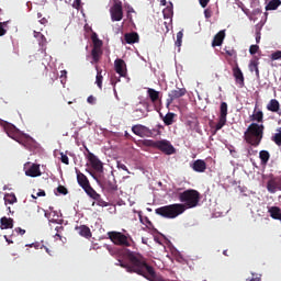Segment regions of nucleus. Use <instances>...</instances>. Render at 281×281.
<instances>
[{"instance_id": "obj_1", "label": "nucleus", "mask_w": 281, "mask_h": 281, "mask_svg": "<svg viewBox=\"0 0 281 281\" xmlns=\"http://www.w3.org/2000/svg\"><path fill=\"white\" fill-rule=\"evenodd\" d=\"M126 262L119 260L120 267L125 269L127 273H136L137 276H142L146 280L155 278L157 273L153 266L148 265L146 257L137 251L127 250L126 252Z\"/></svg>"}, {"instance_id": "obj_2", "label": "nucleus", "mask_w": 281, "mask_h": 281, "mask_svg": "<svg viewBox=\"0 0 281 281\" xmlns=\"http://www.w3.org/2000/svg\"><path fill=\"white\" fill-rule=\"evenodd\" d=\"M265 131V125H259L258 123H251L244 134L245 140L250 146H260L262 142V135Z\"/></svg>"}, {"instance_id": "obj_3", "label": "nucleus", "mask_w": 281, "mask_h": 281, "mask_svg": "<svg viewBox=\"0 0 281 281\" xmlns=\"http://www.w3.org/2000/svg\"><path fill=\"white\" fill-rule=\"evenodd\" d=\"M178 199L184 206L186 212V210H192V207H196L199 205V202L201 201V193L194 189H189L183 192H179Z\"/></svg>"}, {"instance_id": "obj_4", "label": "nucleus", "mask_w": 281, "mask_h": 281, "mask_svg": "<svg viewBox=\"0 0 281 281\" xmlns=\"http://www.w3.org/2000/svg\"><path fill=\"white\" fill-rule=\"evenodd\" d=\"M77 182L85 190L86 194L90 196V199H93V201L98 202V205H104V201H102V195L98 193L97 190L91 188V183L89 182V178L85 176V173L77 170Z\"/></svg>"}, {"instance_id": "obj_5", "label": "nucleus", "mask_w": 281, "mask_h": 281, "mask_svg": "<svg viewBox=\"0 0 281 281\" xmlns=\"http://www.w3.org/2000/svg\"><path fill=\"white\" fill-rule=\"evenodd\" d=\"M183 212H186V206L180 203L160 206L155 210V213L158 214V216H162V218H177V216H181Z\"/></svg>"}, {"instance_id": "obj_6", "label": "nucleus", "mask_w": 281, "mask_h": 281, "mask_svg": "<svg viewBox=\"0 0 281 281\" xmlns=\"http://www.w3.org/2000/svg\"><path fill=\"white\" fill-rule=\"evenodd\" d=\"M0 125H2L8 137H11V139H14L19 144H22V146H25V148H27V142H32V138L30 137L23 138L19 136V128H16L14 124L8 123V121L0 120Z\"/></svg>"}, {"instance_id": "obj_7", "label": "nucleus", "mask_w": 281, "mask_h": 281, "mask_svg": "<svg viewBox=\"0 0 281 281\" xmlns=\"http://www.w3.org/2000/svg\"><path fill=\"white\" fill-rule=\"evenodd\" d=\"M110 240H112L119 247H131L133 238L128 237L120 232H110L108 233Z\"/></svg>"}, {"instance_id": "obj_8", "label": "nucleus", "mask_w": 281, "mask_h": 281, "mask_svg": "<svg viewBox=\"0 0 281 281\" xmlns=\"http://www.w3.org/2000/svg\"><path fill=\"white\" fill-rule=\"evenodd\" d=\"M132 132L134 135H137L138 137H157V135H160V131L157 128L150 130L145 125H134L132 127Z\"/></svg>"}, {"instance_id": "obj_9", "label": "nucleus", "mask_w": 281, "mask_h": 281, "mask_svg": "<svg viewBox=\"0 0 281 281\" xmlns=\"http://www.w3.org/2000/svg\"><path fill=\"white\" fill-rule=\"evenodd\" d=\"M227 124V102H222L220 105V116H218V122L215 125V128L212 130V135H216L223 126Z\"/></svg>"}, {"instance_id": "obj_10", "label": "nucleus", "mask_w": 281, "mask_h": 281, "mask_svg": "<svg viewBox=\"0 0 281 281\" xmlns=\"http://www.w3.org/2000/svg\"><path fill=\"white\" fill-rule=\"evenodd\" d=\"M111 21L117 22L124 19V9L122 8V1L115 2L110 8Z\"/></svg>"}, {"instance_id": "obj_11", "label": "nucleus", "mask_w": 281, "mask_h": 281, "mask_svg": "<svg viewBox=\"0 0 281 281\" xmlns=\"http://www.w3.org/2000/svg\"><path fill=\"white\" fill-rule=\"evenodd\" d=\"M100 186L106 192H116L117 190V181L114 176H108L103 180H101Z\"/></svg>"}, {"instance_id": "obj_12", "label": "nucleus", "mask_w": 281, "mask_h": 281, "mask_svg": "<svg viewBox=\"0 0 281 281\" xmlns=\"http://www.w3.org/2000/svg\"><path fill=\"white\" fill-rule=\"evenodd\" d=\"M153 146L165 153V155H175V146L168 140H156L153 143Z\"/></svg>"}, {"instance_id": "obj_13", "label": "nucleus", "mask_w": 281, "mask_h": 281, "mask_svg": "<svg viewBox=\"0 0 281 281\" xmlns=\"http://www.w3.org/2000/svg\"><path fill=\"white\" fill-rule=\"evenodd\" d=\"M88 151V161H90V166L95 170V172H103L104 166L102 165V161L97 158L95 154L89 151V148H86Z\"/></svg>"}, {"instance_id": "obj_14", "label": "nucleus", "mask_w": 281, "mask_h": 281, "mask_svg": "<svg viewBox=\"0 0 281 281\" xmlns=\"http://www.w3.org/2000/svg\"><path fill=\"white\" fill-rule=\"evenodd\" d=\"M188 93V90L186 88H178L176 90H171L168 94L167 99V106H170L175 100H179V98H183Z\"/></svg>"}, {"instance_id": "obj_15", "label": "nucleus", "mask_w": 281, "mask_h": 281, "mask_svg": "<svg viewBox=\"0 0 281 281\" xmlns=\"http://www.w3.org/2000/svg\"><path fill=\"white\" fill-rule=\"evenodd\" d=\"M114 70L121 78H126V61L124 59L117 58L114 60Z\"/></svg>"}, {"instance_id": "obj_16", "label": "nucleus", "mask_w": 281, "mask_h": 281, "mask_svg": "<svg viewBox=\"0 0 281 281\" xmlns=\"http://www.w3.org/2000/svg\"><path fill=\"white\" fill-rule=\"evenodd\" d=\"M233 76L237 85L245 87V76L243 75V70H240V67H238V64H236V66L233 68Z\"/></svg>"}, {"instance_id": "obj_17", "label": "nucleus", "mask_w": 281, "mask_h": 281, "mask_svg": "<svg viewBox=\"0 0 281 281\" xmlns=\"http://www.w3.org/2000/svg\"><path fill=\"white\" fill-rule=\"evenodd\" d=\"M267 190L270 194H276V192H281V182L276 180H270L267 183Z\"/></svg>"}, {"instance_id": "obj_18", "label": "nucleus", "mask_w": 281, "mask_h": 281, "mask_svg": "<svg viewBox=\"0 0 281 281\" xmlns=\"http://www.w3.org/2000/svg\"><path fill=\"white\" fill-rule=\"evenodd\" d=\"M14 227V220L12 217H1L0 218V229H12Z\"/></svg>"}, {"instance_id": "obj_19", "label": "nucleus", "mask_w": 281, "mask_h": 281, "mask_svg": "<svg viewBox=\"0 0 281 281\" xmlns=\"http://www.w3.org/2000/svg\"><path fill=\"white\" fill-rule=\"evenodd\" d=\"M76 232H78L79 236H82L83 238H91V228L87 225H81L75 227Z\"/></svg>"}, {"instance_id": "obj_20", "label": "nucleus", "mask_w": 281, "mask_h": 281, "mask_svg": "<svg viewBox=\"0 0 281 281\" xmlns=\"http://www.w3.org/2000/svg\"><path fill=\"white\" fill-rule=\"evenodd\" d=\"M124 40L127 45H134V43H139V34L136 32L125 33Z\"/></svg>"}, {"instance_id": "obj_21", "label": "nucleus", "mask_w": 281, "mask_h": 281, "mask_svg": "<svg viewBox=\"0 0 281 281\" xmlns=\"http://www.w3.org/2000/svg\"><path fill=\"white\" fill-rule=\"evenodd\" d=\"M225 41V30L220 31L213 38L212 47H221Z\"/></svg>"}, {"instance_id": "obj_22", "label": "nucleus", "mask_w": 281, "mask_h": 281, "mask_svg": "<svg viewBox=\"0 0 281 281\" xmlns=\"http://www.w3.org/2000/svg\"><path fill=\"white\" fill-rule=\"evenodd\" d=\"M147 95H148L149 100L153 102V104H156V102H159V100H161V98L159 97V95H161V92H159L153 88L147 89Z\"/></svg>"}, {"instance_id": "obj_23", "label": "nucleus", "mask_w": 281, "mask_h": 281, "mask_svg": "<svg viewBox=\"0 0 281 281\" xmlns=\"http://www.w3.org/2000/svg\"><path fill=\"white\" fill-rule=\"evenodd\" d=\"M26 177H41V166L33 164L26 171Z\"/></svg>"}, {"instance_id": "obj_24", "label": "nucleus", "mask_w": 281, "mask_h": 281, "mask_svg": "<svg viewBox=\"0 0 281 281\" xmlns=\"http://www.w3.org/2000/svg\"><path fill=\"white\" fill-rule=\"evenodd\" d=\"M133 120H144V117H148V113L146 112L145 109L142 108H136L133 113H132Z\"/></svg>"}, {"instance_id": "obj_25", "label": "nucleus", "mask_w": 281, "mask_h": 281, "mask_svg": "<svg viewBox=\"0 0 281 281\" xmlns=\"http://www.w3.org/2000/svg\"><path fill=\"white\" fill-rule=\"evenodd\" d=\"M192 169L195 172H203L204 170H207V164H205V160L198 159L193 162Z\"/></svg>"}, {"instance_id": "obj_26", "label": "nucleus", "mask_w": 281, "mask_h": 281, "mask_svg": "<svg viewBox=\"0 0 281 281\" xmlns=\"http://www.w3.org/2000/svg\"><path fill=\"white\" fill-rule=\"evenodd\" d=\"M267 109L268 111H271L272 113H279V115H281L280 111V102L277 99H272L269 101V103L267 104Z\"/></svg>"}, {"instance_id": "obj_27", "label": "nucleus", "mask_w": 281, "mask_h": 281, "mask_svg": "<svg viewBox=\"0 0 281 281\" xmlns=\"http://www.w3.org/2000/svg\"><path fill=\"white\" fill-rule=\"evenodd\" d=\"M268 213L274 221H281V209L279 206L268 207Z\"/></svg>"}, {"instance_id": "obj_28", "label": "nucleus", "mask_w": 281, "mask_h": 281, "mask_svg": "<svg viewBox=\"0 0 281 281\" xmlns=\"http://www.w3.org/2000/svg\"><path fill=\"white\" fill-rule=\"evenodd\" d=\"M175 117H177V114L172 112L167 113L162 119L165 126H172L175 124Z\"/></svg>"}, {"instance_id": "obj_29", "label": "nucleus", "mask_w": 281, "mask_h": 281, "mask_svg": "<svg viewBox=\"0 0 281 281\" xmlns=\"http://www.w3.org/2000/svg\"><path fill=\"white\" fill-rule=\"evenodd\" d=\"M91 41L93 45L92 49H102L103 42L98 38V33H92Z\"/></svg>"}, {"instance_id": "obj_30", "label": "nucleus", "mask_w": 281, "mask_h": 281, "mask_svg": "<svg viewBox=\"0 0 281 281\" xmlns=\"http://www.w3.org/2000/svg\"><path fill=\"white\" fill-rule=\"evenodd\" d=\"M95 69H97L95 85L100 90H102V82L104 80V76H102V69H100V67L95 66Z\"/></svg>"}, {"instance_id": "obj_31", "label": "nucleus", "mask_w": 281, "mask_h": 281, "mask_svg": "<svg viewBox=\"0 0 281 281\" xmlns=\"http://www.w3.org/2000/svg\"><path fill=\"white\" fill-rule=\"evenodd\" d=\"M91 56L93 63H100V58H102V48H92Z\"/></svg>"}, {"instance_id": "obj_32", "label": "nucleus", "mask_w": 281, "mask_h": 281, "mask_svg": "<svg viewBox=\"0 0 281 281\" xmlns=\"http://www.w3.org/2000/svg\"><path fill=\"white\" fill-rule=\"evenodd\" d=\"M162 14H164V19L169 20V23L172 22V15L175 14L173 10H172V5H168L167 8H165L162 10Z\"/></svg>"}, {"instance_id": "obj_33", "label": "nucleus", "mask_w": 281, "mask_h": 281, "mask_svg": "<svg viewBox=\"0 0 281 281\" xmlns=\"http://www.w3.org/2000/svg\"><path fill=\"white\" fill-rule=\"evenodd\" d=\"M265 117V114L262 113V111H254V114L250 116L251 122H262Z\"/></svg>"}, {"instance_id": "obj_34", "label": "nucleus", "mask_w": 281, "mask_h": 281, "mask_svg": "<svg viewBox=\"0 0 281 281\" xmlns=\"http://www.w3.org/2000/svg\"><path fill=\"white\" fill-rule=\"evenodd\" d=\"M4 202L9 203V205H14L16 203V195L14 193H7L4 195Z\"/></svg>"}, {"instance_id": "obj_35", "label": "nucleus", "mask_w": 281, "mask_h": 281, "mask_svg": "<svg viewBox=\"0 0 281 281\" xmlns=\"http://www.w3.org/2000/svg\"><path fill=\"white\" fill-rule=\"evenodd\" d=\"M271 155L267 150H261L259 153V159H261V164H268Z\"/></svg>"}, {"instance_id": "obj_36", "label": "nucleus", "mask_w": 281, "mask_h": 281, "mask_svg": "<svg viewBox=\"0 0 281 281\" xmlns=\"http://www.w3.org/2000/svg\"><path fill=\"white\" fill-rule=\"evenodd\" d=\"M34 36H35V38H37L40 41V45L42 47H44V45L47 44V38L45 37V35H43V33L34 32Z\"/></svg>"}, {"instance_id": "obj_37", "label": "nucleus", "mask_w": 281, "mask_h": 281, "mask_svg": "<svg viewBox=\"0 0 281 281\" xmlns=\"http://www.w3.org/2000/svg\"><path fill=\"white\" fill-rule=\"evenodd\" d=\"M281 1L280 0H270L267 10H278L280 8Z\"/></svg>"}, {"instance_id": "obj_38", "label": "nucleus", "mask_w": 281, "mask_h": 281, "mask_svg": "<svg viewBox=\"0 0 281 281\" xmlns=\"http://www.w3.org/2000/svg\"><path fill=\"white\" fill-rule=\"evenodd\" d=\"M56 234H55V238H59V240H63V232H65V227L63 225H59L57 227H55Z\"/></svg>"}, {"instance_id": "obj_39", "label": "nucleus", "mask_w": 281, "mask_h": 281, "mask_svg": "<svg viewBox=\"0 0 281 281\" xmlns=\"http://www.w3.org/2000/svg\"><path fill=\"white\" fill-rule=\"evenodd\" d=\"M224 52L231 58H236V56H237L236 49H234V48L225 47Z\"/></svg>"}, {"instance_id": "obj_40", "label": "nucleus", "mask_w": 281, "mask_h": 281, "mask_svg": "<svg viewBox=\"0 0 281 281\" xmlns=\"http://www.w3.org/2000/svg\"><path fill=\"white\" fill-rule=\"evenodd\" d=\"M258 65H260L258 59H252L249 64L250 71H256V69H258Z\"/></svg>"}, {"instance_id": "obj_41", "label": "nucleus", "mask_w": 281, "mask_h": 281, "mask_svg": "<svg viewBox=\"0 0 281 281\" xmlns=\"http://www.w3.org/2000/svg\"><path fill=\"white\" fill-rule=\"evenodd\" d=\"M182 41H183V32L179 31L177 33V41H176L177 47H181Z\"/></svg>"}, {"instance_id": "obj_42", "label": "nucleus", "mask_w": 281, "mask_h": 281, "mask_svg": "<svg viewBox=\"0 0 281 281\" xmlns=\"http://www.w3.org/2000/svg\"><path fill=\"white\" fill-rule=\"evenodd\" d=\"M116 167L119 168V170H124L125 172H127V175H131L128 167H126V165H124L122 161H117Z\"/></svg>"}, {"instance_id": "obj_43", "label": "nucleus", "mask_w": 281, "mask_h": 281, "mask_svg": "<svg viewBox=\"0 0 281 281\" xmlns=\"http://www.w3.org/2000/svg\"><path fill=\"white\" fill-rule=\"evenodd\" d=\"M58 194H63L64 196L69 194V190L65 188V186H58L57 187Z\"/></svg>"}, {"instance_id": "obj_44", "label": "nucleus", "mask_w": 281, "mask_h": 281, "mask_svg": "<svg viewBox=\"0 0 281 281\" xmlns=\"http://www.w3.org/2000/svg\"><path fill=\"white\" fill-rule=\"evenodd\" d=\"M5 25H8V22H0V36H5L8 33Z\"/></svg>"}, {"instance_id": "obj_45", "label": "nucleus", "mask_w": 281, "mask_h": 281, "mask_svg": "<svg viewBox=\"0 0 281 281\" xmlns=\"http://www.w3.org/2000/svg\"><path fill=\"white\" fill-rule=\"evenodd\" d=\"M258 49H260V46L258 45H250L249 47V54L254 56L255 54H258Z\"/></svg>"}, {"instance_id": "obj_46", "label": "nucleus", "mask_w": 281, "mask_h": 281, "mask_svg": "<svg viewBox=\"0 0 281 281\" xmlns=\"http://www.w3.org/2000/svg\"><path fill=\"white\" fill-rule=\"evenodd\" d=\"M271 60H281V50H277L271 54Z\"/></svg>"}, {"instance_id": "obj_47", "label": "nucleus", "mask_w": 281, "mask_h": 281, "mask_svg": "<svg viewBox=\"0 0 281 281\" xmlns=\"http://www.w3.org/2000/svg\"><path fill=\"white\" fill-rule=\"evenodd\" d=\"M60 161H61V164L69 166V157L67 155H65L64 153H60Z\"/></svg>"}, {"instance_id": "obj_48", "label": "nucleus", "mask_w": 281, "mask_h": 281, "mask_svg": "<svg viewBox=\"0 0 281 281\" xmlns=\"http://www.w3.org/2000/svg\"><path fill=\"white\" fill-rule=\"evenodd\" d=\"M273 142L277 144V146H281V133L274 134Z\"/></svg>"}, {"instance_id": "obj_49", "label": "nucleus", "mask_w": 281, "mask_h": 281, "mask_svg": "<svg viewBox=\"0 0 281 281\" xmlns=\"http://www.w3.org/2000/svg\"><path fill=\"white\" fill-rule=\"evenodd\" d=\"M81 3H82V0H75L72 3V8H75L76 10H80Z\"/></svg>"}, {"instance_id": "obj_50", "label": "nucleus", "mask_w": 281, "mask_h": 281, "mask_svg": "<svg viewBox=\"0 0 281 281\" xmlns=\"http://www.w3.org/2000/svg\"><path fill=\"white\" fill-rule=\"evenodd\" d=\"M46 193H45V190H40L36 195H32L33 199H38V196H45Z\"/></svg>"}, {"instance_id": "obj_51", "label": "nucleus", "mask_w": 281, "mask_h": 281, "mask_svg": "<svg viewBox=\"0 0 281 281\" xmlns=\"http://www.w3.org/2000/svg\"><path fill=\"white\" fill-rule=\"evenodd\" d=\"M199 3L201 8H207V3H210V0H199Z\"/></svg>"}, {"instance_id": "obj_52", "label": "nucleus", "mask_w": 281, "mask_h": 281, "mask_svg": "<svg viewBox=\"0 0 281 281\" xmlns=\"http://www.w3.org/2000/svg\"><path fill=\"white\" fill-rule=\"evenodd\" d=\"M87 102L88 104H95V97L93 95L88 97Z\"/></svg>"}, {"instance_id": "obj_53", "label": "nucleus", "mask_w": 281, "mask_h": 281, "mask_svg": "<svg viewBox=\"0 0 281 281\" xmlns=\"http://www.w3.org/2000/svg\"><path fill=\"white\" fill-rule=\"evenodd\" d=\"M14 232H16L18 234H20V236L25 235V229H23V228H21V227H16V228L14 229Z\"/></svg>"}, {"instance_id": "obj_54", "label": "nucleus", "mask_w": 281, "mask_h": 281, "mask_svg": "<svg viewBox=\"0 0 281 281\" xmlns=\"http://www.w3.org/2000/svg\"><path fill=\"white\" fill-rule=\"evenodd\" d=\"M204 16L205 19L212 18V11H210V9L204 10Z\"/></svg>"}, {"instance_id": "obj_55", "label": "nucleus", "mask_w": 281, "mask_h": 281, "mask_svg": "<svg viewBox=\"0 0 281 281\" xmlns=\"http://www.w3.org/2000/svg\"><path fill=\"white\" fill-rule=\"evenodd\" d=\"M117 82H120V78H117V77L111 78V85H113L115 87V85H117Z\"/></svg>"}, {"instance_id": "obj_56", "label": "nucleus", "mask_w": 281, "mask_h": 281, "mask_svg": "<svg viewBox=\"0 0 281 281\" xmlns=\"http://www.w3.org/2000/svg\"><path fill=\"white\" fill-rule=\"evenodd\" d=\"M26 247H34L35 249H38V247H41V244L38 243H33L31 245H26Z\"/></svg>"}, {"instance_id": "obj_57", "label": "nucleus", "mask_w": 281, "mask_h": 281, "mask_svg": "<svg viewBox=\"0 0 281 281\" xmlns=\"http://www.w3.org/2000/svg\"><path fill=\"white\" fill-rule=\"evenodd\" d=\"M260 38H261L260 31H257L256 32V43H260Z\"/></svg>"}, {"instance_id": "obj_58", "label": "nucleus", "mask_w": 281, "mask_h": 281, "mask_svg": "<svg viewBox=\"0 0 281 281\" xmlns=\"http://www.w3.org/2000/svg\"><path fill=\"white\" fill-rule=\"evenodd\" d=\"M40 23H41L42 25H47V18H42V19L40 20Z\"/></svg>"}, {"instance_id": "obj_59", "label": "nucleus", "mask_w": 281, "mask_h": 281, "mask_svg": "<svg viewBox=\"0 0 281 281\" xmlns=\"http://www.w3.org/2000/svg\"><path fill=\"white\" fill-rule=\"evenodd\" d=\"M43 247H44L45 251L48 252L49 256H52V251H49V248L42 246L41 249H43Z\"/></svg>"}, {"instance_id": "obj_60", "label": "nucleus", "mask_w": 281, "mask_h": 281, "mask_svg": "<svg viewBox=\"0 0 281 281\" xmlns=\"http://www.w3.org/2000/svg\"><path fill=\"white\" fill-rule=\"evenodd\" d=\"M255 74L257 78H260V70L258 68L255 70Z\"/></svg>"}, {"instance_id": "obj_61", "label": "nucleus", "mask_w": 281, "mask_h": 281, "mask_svg": "<svg viewBox=\"0 0 281 281\" xmlns=\"http://www.w3.org/2000/svg\"><path fill=\"white\" fill-rule=\"evenodd\" d=\"M4 238H5V240L8 241L9 245H12V243H14V241L8 239V236H7V235H4Z\"/></svg>"}, {"instance_id": "obj_62", "label": "nucleus", "mask_w": 281, "mask_h": 281, "mask_svg": "<svg viewBox=\"0 0 281 281\" xmlns=\"http://www.w3.org/2000/svg\"><path fill=\"white\" fill-rule=\"evenodd\" d=\"M140 104H143L144 109H148V103L147 102H143Z\"/></svg>"}, {"instance_id": "obj_63", "label": "nucleus", "mask_w": 281, "mask_h": 281, "mask_svg": "<svg viewBox=\"0 0 281 281\" xmlns=\"http://www.w3.org/2000/svg\"><path fill=\"white\" fill-rule=\"evenodd\" d=\"M250 281H260V278H252V279H250Z\"/></svg>"}, {"instance_id": "obj_64", "label": "nucleus", "mask_w": 281, "mask_h": 281, "mask_svg": "<svg viewBox=\"0 0 281 281\" xmlns=\"http://www.w3.org/2000/svg\"><path fill=\"white\" fill-rule=\"evenodd\" d=\"M223 255H224V256H227V250H224V251H223Z\"/></svg>"}]
</instances>
